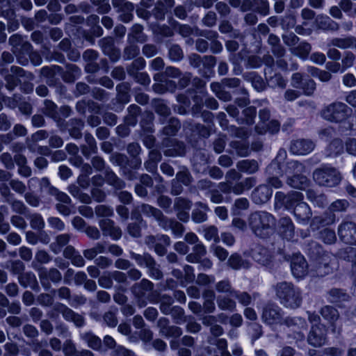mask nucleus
<instances>
[{
    "instance_id": "obj_1",
    "label": "nucleus",
    "mask_w": 356,
    "mask_h": 356,
    "mask_svg": "<svg viewBox=\"0 0 356 356\" xmlns=\"http://www.w3.org/2000/svg\"><path fill=\"white\" fill-rule=\"evenodd\" d=\"M286 157V151L280 149L276 158L266 168V173L268 175L266 181L268 186L275 188H281L283 183L279 177L295 171L299 172L303 168V165L298 161H291L285 164L284 161Z\"/></svg>"
},
{
    "instance_id": "obj_2",
    "label": "nucleus",
    "mask_w": 356,
    "mask_h": 356,
    "mask_svg": "<svg viewBox=\"0 0 356 356\" xmlns=\"http://www.w3.org/2000/svg\"><path fill=\"white\" fill-rule=\"evenodd\" d=\"M305 250L312 260L310 271L312 276L324 277L331 273L332 255L325 252L318 242L313 241L309 242L306 244Z\"/></svg>"
},
{
    "instance_id": "obj_3",
    "label": "nucleus",
    "mask_w": 356,
    "mask_h": 356,
    "mask_svg": "<svg viewBox=\"0 0 356 356\" xmlns=\"http://www.w3.org/2000/svg\"><path fill=\"white\" fill-rule=\"evenodd\" d=\"M39 183L41 191L46 192L48 195L53 196L58 202L55 205L56 209L63 216H68L72 213L73 205L70 197L64 192L59 191L53 186L47 177L39 179L37 177H32L29 180V184Z\"/></svg>"
},
{
    "instance_id": "obj_4",
    "label": "nucleus",
    "mask_w": 356,
    "mask_h": 356,
    "mask_svg": "<svg viewBox=\"0 0 356 356\" xmlns=\"http://www.w3.org/2000/svg\"><path fill=\"white\" fill-rule=\"evenodd\" d=\"M248 225L257 236L264 238L274 232L276 219L266 211H257L249 216Z\"/></svg>"
},
{
    "instance_id": "obj_5",
    "label": "nucleus",
    "mask_w": 356,
    "mask_h": 356,
    "mask_svg": "<svg viewBox=\"0 0 356 356\" xmlns=\"http://www.w3.org/2000/svg\"><path fill=\"white\" fill-rule=\"evenodd\" d=\"M276 296L280 302L285 307L297 309L302 301L301 291L291 282H281L274 286Z\"/></svg>"
},
{
    "instance_id": "obj_6",
    "label": "nucleus",
    "mask_w": 356,
    "mask_h": 356,
    "mask_svg": "<svg viewBox=\"0 0 356 356\" xmlns=\"http://www.w3.org/2000/svg\"><path fill=\"white\" fill-rule=\"evenodd\" d=\"M323 119L331 122L340 123L352 114V109L345 103L334 102L325 106L321 112Z\"/></svg>"
},
{
    "instance_id": "obj_7",
    "label": "nucleus",
    "mask_w": 356,
    "mask_h": 356,
    "mask_svg": "<svg viewBox=\"0 0 356 356\" xmlns=\"http://www.w3.org/2000/svg\"><path fill=\"white\" fill-rule=\"evenodd\" d=\"M41 74L49 79L53 78L56 74H59L65 82L73 83L79 78L81 70L74 64H67L65 71L58 65L45 66L41 69Z\"/></svg>"
},
{
    "instance_id": "obj_8",
    "label": "nucleus",
    "mask_w": 356,
    "mask_h": 356,
    "mask_svg": "<svg viewBox=\"0 0 356 356\" xmlns=\"http://www.w3.org/2000/svg\"><path fill=\"white\" fill-rule=\"evenodd\" d=\"M313 178L318 185L326 187L336 186L341 179L339 172L330 165H323L316 169L313 173Z\"/></svg>"
},
{
    "instance_id": "obj_9",
    "label": "nucleus",
    "mask_w": 356,
    "mask_h": 356,
    "mask_svg": "<svg viewBox=\"0 0 356 356\" xmlns=\"http://www.w3.org/2000/svg\"><path fill=\"white\" fill-rule=\"evenodd\" d=\"M154 286L151 281L145 278L133 285L131 292L139 307H145L148 302H150V299L156 296L157 291H153Z\"/></svg>"
},
{
    "instance_id": "obj_10",
    "label": "nucleus",
    "mask_w": 356,
    "mask_h": 356,
    "mask_svg": "<svg viewBox=\"0 0 356 356\" xmlns=\"http://www.w3.org/2000/svg\"><path fill=\"white\" fill-rule=\"evenodd\" d=\"M303 199V194L298 191H291L287 194L278 191L275 195V206L284 207L286 209L292 211L299 203L304 202Z\"/></svg>"
},
{
    "instance_id": "obj_11",
    "label": "nucleus",
    "mask_w": 356,
    "mask_h": 356,
    "mask_svg": "<svg viewBox=\"0 0 356 356\" xmlns=\"http://www.w3.org/2000/svg\"><path fill=\"white\" fill-rule=\"evenodd\" d=\"M284 312L275 303H268L264 307L261 314L263 323L268 325L282 324Z\"/></svg>"
},
{
    "instance_id": "obj_12",
    "label": "nucleus",
    "mask_w": 356,
    "mask_h": 356,
    "mask_svg": "<svg viewBox=\"0 0 356 356\" xmlns=\"http://www.w3.org/2000/svg\"><path fill=\"white\" fill-rule=\"evenodd\" d=\"M130 85L127 82H122L117 85L116 91L117 95L113 99L108 108L115 112H120L124 108V105L130 101Z\"/></svg>"
},
{
    "instance_id": "obj_13",
    "label": "nucleus",
    "mask_w": 356,
    "mask_h": 356,
    "mask_svg": "<svg viewBox=\"0 0 356 356\" xmlns=\"http://www.w3.org/2000/svg\"><path fill=\"white\" fill-rule=\"evenodd\" d=\"M161 148H165L163 154L165 156H183L186 154V145L183 142L170 137L163 138Z\"/></svg>"
},
{
    "instance_id": "obj_14",
    "label": "nucleus",
    "mask_w": 356,
    "mask_h": 356,
    "mask_svg": "<svg viewBox=\"0 0 356 356\" xmlns=\"http://www.w3.org/2000/svg\"><path fill=\"white\" fill-rule=\"evenodd\" d=\"M338 235L341 241L349 245H356V223L343 220L338 227Z\"/></svg>"
},
{
    "instance_id": "obj_15",
    "label": "nucleus",
    "mask_w": 356,
    "mask_h": 356,
    "mask_svg": "<svg viewBox=\"0 0 356 356\" xmlns=\"http://www.w3.org/2000/svg\"><path fill=\"white\" fill-rule=\"evenodd\" d=\"M307 341L314 347H321L327 341V328L323 324L312 325L307 336Z\"/></svg>"
},
{
    "instance_id": "obj_16",
    "label": "nucleus",
    "mask_w": 356,
    "mask_h": 356,
    "mask_svg": "<svg viewBox=\"0 0 356 356\" xmlns=\"http://www.w3.org/2000/svg\"><path fill=\"white\" fill-rule=\"evenodd\" d=\"M112 5L119 13V19L124 23H128L134 17V4L127 0H112Z\"/></svg>"
},
{
    "instance_id": "obj_17",
    "label": "nucleus",
    "mask_w": 356,
    "mask_h": 356,
    "mask_svg": "<svg viewBox=\"0 0 356 356\" xmlns=\"http://www.w3.org/2000/svg\"><path fill=\"white\" fill-rule=\"evenodd\" d=\"M291 270L293 275L297 279L305 277L309 272V265L301 254H295L293 255L291 261ZM312 275V273H310Z\"/></svg>"
},
{
    "instance_id": "obj_18",
    "label": "nucleus",
    "mask_w": 356,
    "mask_h": 356,
    "mask_svg": "<svg viewBox=\"0 0 356 356\" xmlns=\"http://www.w3.org/2000/svg\"><path fill=\"white\" fill-rule=\"evenodd\" d=\"M39 279L44 289L48 291L51 287L50 281L54 283L60 282L62 280V275L60 272L55 268H51L49 269L42 268L39 272Z\"/></svg>"
},
{
    "instance_id": "obj_19",
    "label": "nucleus",
    "mask_w": 356,
    "mask_h": 356,
    "mask_svg": "<svg viewBox=\"0 0 356 356\" xmlns=\"http://www.w3.org/2000/svg\"><path fill=\"white\" fill-rule=\"evenodd\" d=\"M192 207V202L187 198L178 197L175 199L173 209L176 212L177 218L187 222L190 218L189 211Z\"/></svg>"
},
{
    "instance_id": "obj_20",
    "label": "nucleus",
    "mask_w": 356,
    "mask_h": 356,
    "mask_svg": "<svg viewBox=\"0 0 356 356\" xmlns=\"http://www.w3.org/2000/svg\"><path fill=\"white\" fill-rule=\"evenodd\" d=\"M99 44L103 53L108 56L112 62L115 63L119 60L121 52L120 50L115 46L112 38L106 37L102 38L99 41Z\"/></svg>"
},
{
    "instance_id": "obj_21",
    "label": "nucleus",
    "mask_w": 356,
    "mask_h": 356,
    "mask_svg": "<svg viewBox=\"0 0 356 356\" xmlns=\"http://www.w3.org/2000/svg\"><path fill=\"white\" fill-rule=\"evenodd\" d=\"M169 320L165 317H161L157 322V326L159 328L160 334L167 338H178L182 334L180 327L175 325H170Z\"/></svg>"
},
{
    "instance_id": "obj_22",
    "label": "nucleus",
    "mask_w": 356,
    "mask_h": 356,
    "mask_svg": "<svg viewBox=\"0 0 356 356\" xmlns=\"http://www.w3.org/2000/svg\"><path fill=\"white\" fill-rule=\"evenodd\" d=\"M282 325H285L293 330H298V338L301 340L305 339V334L302 330L307 329V323L304 318L300 316H287L283 318Z\"/></svg>"
},
{
    "instance_id": "obj_23",
    "label": "nucleus",
    "mask_w": 356,
    "mask_h": 356,
    "mask_svg": "<svg viewBox=\"0 0 356 356\" xmlns=\"http://www.w3.org/2000/svg\"><path fill=\"white\" fill-rule=\"evenodd\" d=\"M315 145L308 139H297L291 141L290 152L293 154L305 155L314 149Z\"/></svg>"
},
{
    "instance_id": "obj_24",
    "label": "nucleus",
    "mask_w": 356,
    "mask_h": 356,
    "mask_svg": "<svg viewBox=\"0 0 356 356\" xmlns=\"http://www.w3.org/2000/svg\"><path fill=\"white\" fill-rule=\"evenodd\" d=\"M60 307V314L64 320L72 323L77 327H82L86 325V319L82 314L75 312L66 305Z\"/></svg>"
},
{
    "instance_id": "obj_25",
    "label": "nucleus",
    "mask_w": 356,
    "mask_h": 356,
    "mask_svg": "<svg viewBox=\"0 0 356 356\" xmlns=\"http://www.w3.org/2000/svg\"><path fill=\"white\" fill-rule=\"evenodd\" d=\"M99 227L104 236H110L113 240H118L122 236V230L116 226L114 221L106 218L99 221Z\"/></svg>"
},
{
    "instance_id": "obj_26",
    "label": "nucleus",
    "mask_w": 356,
    "mask_h": 356,
    "mask_svg": "<svg viewBox=\"0 0 356 356\" xmlns=\"http://www.w3.org/2000/svg\"><path fill=\"white\" fill-rule=\"evenodd\" d=\"M273 194L272 189L266 184H261L255 188L252 192L251 197L257 204H261L267 202Z\"/></svg>"
},
{
    "instance_id": "obj_27",
    "label": "nucleus",
    "mask_w": 356,
    "mask_h": 356,
    "mask_svg": "<svg viewBox=\"0 0 356 356\" xmlns=\"http://www.w3.org/2000/svg\"><path fill=\"white\" fill-rule=\"evenodd\" d=\"M277 230L279 234L286 240L292 239L295 235V225L288 216L282 217L279 220Z\"/></svg>"
},
{
    "instance_id": "obj_28",
    "label": "nucleus",
    "mask_w": 356,
    "mask_h": 356,
    "mask_svg": "<svg viewBox=\"0 0 356 356\" xmlns=\"http://www.w3.org/2000/svg\"><path fill=\"white\" fill-rule=\"evenodd\" d=\"M292 213L296 221L302 225H307L312 216L310 207L305 202L299 203L293 208Z\"/></svg>"
},
{
    "instance_id": "obj_29",
    "label": "nucleus",
    "mask_w": 356,
    "mask_h": 356,
    "mask_svg": "<svg viewBox=\"0 0 356 356\" xmlns=\"http://www.w3.org/2000/svg\"><path fill=\"white\" fill-rule=\"evenodd\" d=\"M316 28L325 32H336L339 24L326 15H318L315 19Z\"/></svg>"
},
{
    "instance_id": "obj_30",
    "label": "nucleus",
    "mask_w": 356,
    "mask_h": 356,
    "mask_svg": "<svg viewBox=\"0 0 356 356\" xmlns=\"http://www.w3.org/2000/svg\"><path fill=\"white\" fill-rule=\"evenodd\" d=\"M80 339L87 344V346L97 352L102 353L104 350L102 339L95 335L92 331L81 332Z\"/></svg>"
},
{
    "instance_id": "obj_31",
    "label": "nucleus",
    "mask_w": 356,
    "mask_h": 356,
    "mask_svg": "<svg viewBox=\"0 0 356 356\" xmlns=\"http://www.w3.org/2000/svg\"><path fill=\"white\" fill-rule=\"evenodd\" d=\"M150 302L156 304L160 303L159 309L165 315H169L172 308L174 299L172 296L167 294H159L158 292L155 297L150 299Z\"/></svg>"
},
{
    "instance_id": "obj_32",
    "label": "nucleus",
    "mask_w": 356,
    "mask_h": 356,
    "mask_svg": "<svg viewBox=\"0 0 356 356\" xmlns=\"http://www.w3.org/2000/svg\"><path fill=\"white\" fill-rule=\"evenodd\" d=\"M252 257L262 266H268L272 261L271 252L266 248L258 245L252 250Z\"/></svg>"
},
{
    "instance_id": "obj_33",
    "label": "nucleus",
    "mask_w": 356,
    "mask_h": 356,
    "mask_svg": "<svg viewBox=\"0 0 356 356\" xmlns=\"http://www.w3.org/2000/svg\"><path fill=\"white\" fill-rule=\"evenodd\" d=\"M210 211L207 203L202 202H196L195 203V209L191 213V219L195 223H202L207 220L208 216L207 213Z\"/></svg>"
},
{
    "instance_id": "obj_34",
    "label": "nucleus",
    "mask_w": 356,
    "mask_h": 356,
    "mask_svg": "<svg viewBox=\"0 0 356 356\" xmlns=\"http://www.w3.org/2000/svg\"><path fill=\"white\" fill-rule=\"evenodd\" d=\"M303 169L304 168L299 172H301ZM293 173V176L288 177L287 184L294 188L305 190L309 185V179L302 174H298V172L295 171Z\"/></svg>"
},
{
    "instance_id": "obj_35",
    "label": "nucleus",
    "mask_w": 356,
    "mask_h": 356,
    "mask_svg": "<svg viewBox=\"0 0 356 356\" xmlns=\"http://www.w3.org/2000/svg\"><path fill=\"white\" fill-rule=\"evenodd\" d=\"M83 127L84 122L78 118L69 120L65 125V129H67L70 135L75 139H79L82 137V129Z\"/></svg>"
},
{
    "instance_id": "obj_36",
    "label": "nucleus",
    "mask_w": 356,
    "mask_h": 356,
    "mask_svg": "<svg viewBox=\"0 0 356 356\" xmlns=\"http://www.w3.org/2000/svg\"><path fill=\"white\" fill-rule=\"evenodd\" d=\"M103 172L105 181L115 190H122L126 186L125 182L118 177L109 166H107Z\"/></svg>"
},
{
    "instance_id": "obj_37",
    "label": "nucleus",
    "mask_w": 356,
    "mask_h": 356,
    "mask_svg": "<svg viewBox=\"0 0 356 356\" xmlns=\"http://www.w3.org/2000/svg\"><path fill=\"white\" fill-rule=\"evenodd\" d=\"M18 281L24 288L30 287L36 291L40 290L36 277L33 272H24L22 275L18 276Z\"/></svg>"
},
{
    "instance_id": "obj_38",
    "label": "nucleus",
    "mask_w": 356,
    "mask_h": 356,
    "mask_svg": "<svg viewBox=\"0 0 356 356\" xmlns=\"http://www.w3.org/2000/svg\"><path fill=\"white\" fill-rule=\"evenodd\" d=\"M320 313L324 319L327 321L332 327V331L336 332L335 323L339 319V313L338 310L332 306L326 305L321 308Z\"/></svg>"
},
{
    "instance_id": "obj_39",
    "label": "nucleus",
    "mask_w": 356,
    "mask_h": 356,
    "mask_svg": "<svg viewBox=\"0 0 356 356\" xmlns=\"http://www.w3.org/2000/svg\"><path fill=\"white\" fill-rule=\"evenodd\" d=\"M85 145L81 146V150L83 155L88 158L90 155L97 153V145L95 138L90 133H86L84 136Z\"/></svg>"
},
{
    "instance_id": "obj_40",
    "label": "nucleus",
    "mask_w": 356,
    "mask_h": 356,
    "mask_svg": "<svg viewBox=\"0 0 356 356\" xmlns=\"http://www.w3.org/2000/svg\"><path fill=\"white\" fill-rule=\"evenodd\" d=\"M191 162L195 172H202L208 163L207 155L202 150H197L191 159Z\"/></svg>"
},
{
    "instance_id": "obj_41",
    "label": "nucleus",
    "mask_w": 356,
    "mask_h": 356,
    "mask_svg": "<svg viewBox=\"0 0 356 356\" xmlns=\"http://www.w3.org/2000/svg\"><path fill=\"white\" fill-rule=\"evenodd\" d=\"M193 252L187 254L186 259L188 262L195 263L207 254V248L200 241L192 248Z\"/></svg>"
},
{
    "instance_id": "obj_42",
    "label": "nucleus",
    "mask_w": 356,
    "mask_h": 356,
    "mask_svg": "<svg viewBox=\"0 0 356 356\" xmlns=\"http://www.w3.org/2000/svg\"><path fill=\"white\" fill-rule=\"evenodd\" d=\"M355 37L348 35L345 38H332L328 40V47H336L342 49L353 48Z\"/></svg>"
},
{
    "instance_id": "obj_43",
    "label": "nucleus",
    "mask_w": 356,
    "mask_h": 356,
    "mask_svg": "<svg viewBox=\"0 0 356 356\" xmlns=\"http://www.w3.org/2000/svg\"><path fill=\"white\" fill-rule=\"evenodd\" d=\"M236 168L240 172L251 175L259 170V165L254 159H244L236 163Z\"/></svg>"
},
{
    "instance_id": "obj_44",
    "label": "nucleus",
    "mask_w": 356,
    "mask_h": 356,
    "mask_svg": "<svg viewBox=\"0 0 356 356\" xmlns=\"http://www.w3.org/2000/svg\"><path fill=\"white\" fill-rule=\"evenodd\" d=\"M243 78L252 83L253 88L257 91L265 89L266 84L261 76L255 72H248L243 74Z\"/></svg>"
},
{
    "instance_id": "obj_45",
    "label": "nucleus",
    "mask_w": 356,
    "mask_h": 356,
    "mask_svg": "<svg viewBox=\"0 0 356 356\" xmlns=\"http://www.w3.org/2000/svg\"><path fill=\"white\" fill-rule=\"evenodd\" d=\"M58 106L51 100L45 99L44 101V107L42 108L43 113L48 117L54 119L58 122V125L60 127L61 131L64 129L61 127V121L58 120L59 115L58 113Z\"/></svg>"
},
{
    "instance_id": "obj_46",
    "label": "nucleus",
    "mask_w": 356,
    "mask_h": 356,
    "mask_svg": "<svg viewBox=\"0 0 356 356\" xmlns=\"http://www.w3.org/2000/svg\"><path fill=\"white\" fill-rule=\"evenodd\" d=\"M316 238L327 245L334 244L337 241L335 231L330 227H323L317 232Z\"/></svg>"
},
{
    "instance_id": "obj_47",
    "label": "nucleus",
    "mask_w": 356,
    "mask_h": 356,
    "mask_svg": "<svg viewBox=\"0 0 356 356\" xmlns=\"http://www.w3.org/2000/svg\"><path fill=\"white\" fill-rule=\"evenodd\" d=\"M152 105L155 112L161 115L160 122L163 124L165 118L171 113L170 108L163 99H154Z\"/></svg>"
},
{
    "instance_id": "obj_48",
    "label": "nucleus",
    "mask_w": 356,
    "mask_h": 356,
    "mask_svg": "<svg viewBox=\"0 0 356 356\" xmlns=\"http://www.w3.org/2000/svg\"><path fill=\"white\" fill-rule=\"evenodd\" d=\"M130 258L136 261L140 267L147 268L151 264H154V258L148 252L137 254L133 251L130 252Z\"/></svg>"
},
{
    "instance_id": "obj_49",
    "label": "nucleus",
    "mask_w": 356,
    "mask_h": 356,
    "mask_svg": "<svg viewBox=\"0 0 356 356\" xmlns=\"http://www.w3.org/2000/svg\"><path fill=\"white\" fill-rule=\"evenodd\" d=\"M72 235L70 234H60L56 237L55 241L50 245L51 250L55 253H60L63 248L67 245Z\"/></svg>"
},
{
    "instance_id": "obj_50",
    "label": "nucleus",
    "mask_w": 356,
    "mask_h": 356,
    "mask_svg": "<svg viewBox=\"0 0 356 356\" xmlns=\"http://www.w3.org/2000/svg\"><path fill=\"white\" fill-rule=\"evenodd\" d=\"M146 40L147 37L143 33V26L138 24H134L127 35V42L133 41L143 43Z\"/></svg>"
},
{
    "instance_id": "obj_51",
    "label": "nucleus",
    "mask_w": 356,
    "mask_h": 356,
    "mask_svg": "<svg viewBox=\"0 0 356 356\" xmlns=\"http://www.w3.org/2000/svg\"><path fill=\"white\" fill-rule=\"evenodd\" d=\"M344 150L343 141L339 138H334L325 149L327 156H337L342 154Z\"/></svg>"
},
{
    "instance_id": "obj_52",
    "label": "nucleus",
    "mask_w": 356,
    "mask_h": 356,
    "mask_svg": "<svg viewBox=\"0 0 356 356\" xmlns=\"http://www.w3.org/2000/svg\"><path fill=\"white\" fill-rule=\"evenodd\" d=\"M280 129V124L277 120H272L266 123L265 125H256L255 131L259 134H265L269 132L271 134H275L279 132Z\"/></svg>"
},
{
    "instance_id": "obj_53",
    "label": "nucleus",
    "mask_w": 356,
    "mask_h": 356,
    "mask_svg": "<svg viewBox=\"0 0 356 356\" xmlns=\"http://www.w3.org/2000/svg\"><path fill=\"white\" fill-rule=\"evenodd\" d=\"M327 300L332 303L348 301L349 296L342 289L334 288L327 292Z\"/></svg>"
},
{
    "instance_id": "obj_54",
    "label": "nucleus",
    "mask_w": 356,
    "mask_h": 356,
    "mask_svg": "<svg viewBox=\"0 0 356 356\" xmlns=\"http://www.w3.org/2000/svg\"><path fill=\"white\" fill-rule=\"evenodd\" d=\"M216 302L218 308L221 310L234 312L236 309V302L226 296H218Z\"/></svg>"
},
{
    "instance_id": "obj_55",
    "label": "nucleus",
    "mask_w": 356,
    "mask_h": 356,
    "mask_svg": "<svg viewBox=\"0 0 356 356\" xmlns=\"http://www.w3.org/2000/svg\"><path fill=\"white\" fill-rule=\"evenodd\" d=\"M257 115V110L254 106H248L242 111V115L237 119L239 123H245L247 124H252Z\"/></svg>"
},
{
    "instance_id": "obj_56",
    "label": "nucleus",
    "mask_w": 356,
    "mask_h": 356,
    "mask_svg": "<svg viewBox=\"0 0 356 356\" xmlns=\"http://www.w3.org/2000/svg\"><path fill=\"white\" fill-rule=\"evenodd\" d=\"M128 115L125 117V122L128 125L135 126L138 122V116L141 113V108L136 104H131L127 108Z\"/></svg>"
},
{
    "instance_id": "obj_57",
    "label": "nucleus",
    "mask_w": 356,
    "mask_h": 356,
    "mask_svg": "<svg viewBox=\"0 0 356 356\" xmlns=\"http://www.w3.org/2000/svg\"><path fill=\"white\" fill-rule=\"evenodd\" d=\"M336 221V216L332 213H325L320 216H316L313 218L312 224H317L321 227H325L334 224Z\"/></svg>"
},
{
    "instance_id": "obj_58",
    "label": "nucleus",
    "mask_w": 356,
    "mask_h": 356,
    "mask_svg": "<svg viewBox=\"0 0 356 356\" xmlns=\"http://www.w3.org/2000/svg\"><path fill=\"white\" fill-rule=\"evenodd\" d=\"M32 47L30 43H26L21 50H14L17 63L22 65H26L29 61V53Z\"/></svg>"
},
{
    "instance_id": "obj_59",
    "label": "nucleus",
    "mask_w": 356,
    "mask_h": 356,
    "mask_svg": "<svg viewBox=\"0 0 356 356\" xmlns=\"http://www.w3.org/2000/svg\"><path fill=\"white\" fill-rule=\"evenodd\" d=\"M233 151L240 156H247L250 153L249 144L243 140H234L230 143Z\"/></svg>"
},
{
    "instance_id": "obj_60",
    "label": "nucleus",
    "mask_w": 356,
    "mask_h": 356,
    "mask_svg": "<svg viewBox=\"0 0 356 356\" xmlns=\"http://www.w3.org/2000/svg\"><path fill=\"white\" fill-rule=\"evenodd\" d=\"M26 218L29 220L32 229L38 231L42 230L44 227V220L41 214L38 213H29Z\"/></svg>"
},
{
    "instance_id": "obj_61",
    "label": "nucleus",
    "mask_w": 356,
    "mask_h": 356,
    "mask_svg": "<svg viewBox=\"0 0 356 356\" xmlns=\"http://www.w3.org/2000/svg\"><path fill=\"white\" fill-rule=\"evenodd\" d=\"M140 54V48L136 42L133 41L128 42V44L124 47L122 57L125 60H129L136 58Z\"/></svg>"
},
{
    "instance_id": "obj_62",
    "label": "nucleus",
    "mask_w": 356,
    "mask_h": 356,
    "mask_svg": "<svg viewBox=\"0 0 356 356\" xmlns=\"http://www.w3.org/2000/svg\"><path fill=\"white\" fill-rule=\"evenodd\" d=\"M181 127V123L177 118H171L168 124L165 126L161 133L165 136H175L177 134Z\"/></svg>"
},
{
    "instance_id": "obj_63",
    "label": "nucleus",
    "mask_w": 356,
    "mask_h": 356,
    "mask_svg": "<svg viewBox=\"0 0 356 356\" xmlns=\"http://www.w3.org/2000/svg\"><path fill=\"white\" fill-rule=\"evenodd\" d=\"M8 203L10 205L12 211L19 215H24L26 217L29 212V208L21 200L13 197L11 200H8Z\"/></svg>"
},
{
    "instance_id": "obj_64",
    "label": "nucleus",
    "mask_w": 356,
    "mask_h": 356,
    "mask_svg": "<svg viewBox=\"0 0 356 356\" xmlns=\"http://www.w3.org/2000/svg\"><path fill=\"white\" fill-rule=\"evenodd\" d=\"M250 203L247 198L240 197L234 201L232 207V213L234 216H239L242 211L247 210L249 208Z\"/></svg>"
}]
</instances>
